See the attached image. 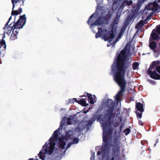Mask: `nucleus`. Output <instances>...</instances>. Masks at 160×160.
I'll return each mask as SVG.
<instances>
[{"label": "nucleus", "instance_id": "15", "mask_svg": "<svg viewBox=\"0 0 160 160\" xmlns=\"http://www.w3.org/2000/svg\"><path fill=\"white\" fill-rule=\"evenodd\" d=\"M136 107L137 109L141 112L144 111L143 105L140 103H137L136 105Z\"/></svg>", "mask_w": 160, "mask_h": 160}, {"label": "nucleus", "instance_id": "17", "mask_svg": "<svg viewBox=\"0 0 160 160\" xmlns=\"http://www.w3.org/2000/svg\"><path fill=\"white\" fill-rule=\"evenodd\" d=\"M144 24V22L142 21H140L136 26V28H139L142 26Z\"/></svg>", "mask_w": 160, "mask_h": 160}, {"label": "nucleus", "instance_id": "1", "mask_svg": "<svg viewBox=\"0 0 160 160\" xmlns=\"http://www.w3.org/2000/svg\"><path fill=\"white\" fill-rule=\"evenodd\" d=\"M62 126L61 123L59 128L54 132L52 137L46 142L42 150L40 152L38 156L42 160L46 159L44 158L46 154L51 155L56 153L57 148L55 147V146L57 144L59 148L62 149L65 148L64 146L66 142L68 143V145L71 143L76 144L78 142V140L76 138H73L72 141V139L73 138L74 135L72 134L73 133L72 131L67 132L65 137H60L61 134L59 132V131Z\"/></svg>", "mask_w": 160, "mask_h": 160}, {"label": "nucleus", "instance_id": "2", "mask_svg": "<svg viewBox=\"0 0 160 160\" xmlns=\"http://www.w3.org/2000/svg\"><path fill=\"white\" fill-rule=\"evenodd\" d=\"M129 46H127L124 50H122L118 57L117 62H114L112 66V70L117 68V72L114 76L115 81L121 87V89L116 95L115 99L118 102L120 100V97L122 96L124 90L126 82L124 78V74L128 73L131 68L127 65L128 60L130 49Z\"/></svg>", "mask_w": 160, "mask_h": 160}, {"label": "nucleus", "instance_id": "30", "mask_svg": "<svg viewBox=\"0 0 160 160\" xmlns=\"http://www.w3.org/2000/svg\"><path fill=\"white\" fill-rule=\"evenodd\" d=\"M11 17H10V18H9V20H10V19H11Z\"/></svg>", "mask_w": 160, "mask_h": 160}, {"label": "nucleus", "instance_id": "16", "mask_svg": "<svg viewBox=\"0 0 160 160\" xmlns=\"http://www.w3.org/2000/svg\"><path fill=\"white\" fill-rule=\"evenodd\" d=\"M14 10V9H13ZM22 9L19 8V9L18 10H14L12 9V15H17L18 14H19L21 13L22 12Z\"/></svg>", "mask_w": 160, "mask_h": 160}, {"label": "nucleus", "instance_id": "27", "mask_svg": "<svg viewBox=\"0 0 160 160\" xmlns=\"http://www.w3.org/2000/svg\"><path fill=\"white\" fill-rule=\"evenodd\" d=\"M94 158V157H92L91 158V160H93L92 159H93Z\"/></svg>", "mask_w": 160, "mask_h": 160}, {"label": "nucleus", "instance_id": "5", "mask_svg": "<svg viewBox=\"0 0 160 160\" xmlns=\"http://www.w3.org/2000/svg\"><path fill=\"white\" fill-rule=\"evenodd\" d=\"M132 3V2L131 1H124L123 3H122L121 1L120 0H117L116 2L114 3L112 5V8L114 10H115L118 8L119 9H122L124 6L127 5H129Z\"/></svg>", "mask_w": 160, "mask_h": 160}, {"label": "nucleus", "instance_id": "9", "mask_svg": "<svg viewBox=\"0 0 160 160\" xmlns=\"http://www.w3.org/2000/svg\"><path fill=\"white\" fill-rule=\"evenodd\" d=\"M75 102H77L82 106H87L88 105V104H86L85 101L83 99L80 100H77L76 98H73L69 100V103H73Z\"/></svg>", "mask_w": 160, "mask_h": 160}, {"label": "nucleus", "instance_id": "20", "mask_svg": "<svg viewBox=\"0 0 160 160\" xmlns=\"http://www.w3.org/2000/svg\"><path fill=\"white\" fill-rule=\"evenodd\" d=\"M130 130L129 129L127 128L124 131L126 135H128L130 132Z\"/></svg>", "mask_w": 160, "mask_h": 160}, {"label": "nucleus", "instance_id": "25", "mask_svg": "<svg viewBox=\"0 0 160 160\" xmlns=\"http://www.w3.org/2000/svg\"><path fill=\"white\" fill-rule=\"evenodd\" d=\"M159 62L158 61H156L153 62V64L154 65H155L156 64H160V63L159 64Z\"/></svg>", "mask_w": 160, "mask_h": 160}, {"label": "nucleus", "instance_id": "7", "mask_svg": "<svg viewBox=\"0 0 160 160\" xmlns=\"http://www.w3.org/2000/svg\"><path fill=\"white\" fill-rule=\"evenodd\" d=\"M99 122L102 125L103 128V141L105 142L106 140V135L105 134V128L108 127V122L107 121L105 118H103L101 120H99Z\"/></svg>", "mask_w": 160, "mask_h": 160}, {"label": "nucleus", "instance_id": "14", "mask_svg": "<svg viewBox=\"0 0 160 160\" xmlns=\"http://www.w3.org/2000/svg\"><path fill=\"white\" fill-rule=\"evenodd\" d=\"M151 38L154 40H158L159 39V37L158 34L152 31L151 34V37L150 39H151Z\"/></svg>", "mask_w": 160, "mask_h": 160}, {"label": "nucleus", "instance_id": "6", "mask_svg": "<svg viewBox=\"0 0 160 160\" xmlns=\"http://www.w3.org/2000/svg\"><path fill=\"white\" fill-rule=\"evenodd\" d=\"M26 21V17L25 15L20 17L19 19L13 25L14 28L16 29L22 28L25 24Z\"/></svg>", "mask_w": 160, "mask_h": 160}, {"label": "nucleus", "instance_id": "19", "mask_svg": "<svg viewBox=\"0 0 160 160\" xmlns=\"http://www.w3.org/2000/svg\"><path fill=\"white\" fill-rule=\"evenodd\" d=\"M139 64L137 62H134L132 65L133 68L134 70L138 69Z\"/></svg>", "mask_w": 160, "mask_h": 160}, {"label": "nucleus", "instance_id": "26", "mask_svg": "<svg viewBox=\"0 0 160 160\" xmlns=\"http://www.w3.org/2000/svg\"><path fill=\"white\" fill-rule=\"evenodd\" d=\"M88 112V111H84L83 112V113H84L86 114V113H87Z\"/></svg>", "mask_w": 160, "mask_h": 160}, {"label": "nucleus", "instance_id": "23", "mask_svg": "<svg viewBox=\"0 0 160 160\" xmlns=\"http://www.w3.org/2000/svg\"><path fill=\"white\" fill-rule=\"evenodd\" d=\"M156 71L160 73V66L157 67L156 68Z\"/></svg>", "mask_w": 160, "mask_h": 160}, {"label": "nucleus", "instance_id": "21", "mask_svg": "<svg viewBox=\"0 0 160 160\" xmlns=\"http://www.w3.org/2000/svg\"><path fill=\"white\" fill-rule=\"evenodd\" d=\"M157 32L160 35V25L157 26Z\"/></svg>", "mask_w": 160, "mask_h": 160}, {"label": "nucleus", "instance_id": "10", "mask_svg": "<svg viewBox=\"0 0 160 160\" xmlns=\"http://www.w3.org/2000/svg\"><path fill=\"white\" fill-rule=\"evenodd\" d=\"M12 2L13 4V10L15 6H20L23 5V0H12Z\"/></svg>", "mask_w": 160, "mask_h": 160}, {"label": "nucleus", "instance_id": "11", "mask_svg": "<svg viewBox=\"0 0 160 160\" xmlns=\"http://www.w3.org/2000/svg\"><path fill=\"white\" fill-rule=\"evenodd\" d=\"M8 22L6 24L3 29L4 30L5 32L8 34H9L11 33V30L13 29L14 27L13 26L12 27V28L11 27L8 26Z\"/></svg>", "mask_w": 160, "mask_h": 160}, {"label": "nucleus", "instance_id": "13", "mask_svg": "<svg viewBox=\"0 0 160 160\" xmlns=\"http://www.w3.org/2000/svg\"><path fill=\"white\" fill-rule=\"evenodd\" d=\"M87 95L89 102L91 104H93L94 102L95 101V96L94 95H92L90 94H88Z\"/></svg>", "mask_w": 160, "mask_h": 160}, {"label": "nucleus", "instance_id": "22", "mask_svg": "<svg viewBox=\"0 0 160 160\" xmlns=\"http://www.w3.org/2000/svg\"><path fill=\"white\" fill-rule=\"evenodd\" d=\"M72 119H71L69 118H68V120L67 123L69 125H70L72 124Z\"/></svg>", "mask_w": 160, "mask_h": 160}, {"label": "nucleus", "instance_id": "8", "mask_svg": "<svg viewBox=\"0 0 160 160\" xmlns=\"http://www.w3.org/2000/svg\"><path fill=\"white\" fill-rule=\"evenodd\" d=\"M153 68V66L149 68L148 71V73L152 78L155 79H160V75L157 73L155 71H152Z\"/></svg>", "mask_w": 160, "mask_h": 160}, {"label": "nucleus", "instance_id": "12", "mask_svg": "<svg viewBox=\"0 0 160 160\" xmlns=\"http://www.w3.org/2000/svg\"><path fill=\"white\" fill-rule=\"evenodd\" d=\"M16 29L13 28V33L12 34L10 38L12 40H14L17 38V35L18 33V31Z\"/></svg>", "mask_w": 160, "mask_h": 160}, {"label": "nucleus", "instance_id": "28", "mask_svg": "<svg viewBox=\"0 0 160 160\" xmlns=\"http://www.w3.org/2000/svg\"><path fill=\"white\" fill-rule=\"evenodd\" d=\"M100 153L99 152H98L97 153V154L98 155H100Z\"/></svg>", "mask_w": 160, "mask_h": 160}, {"label": "nucleus", "instance_id": "29", "mask_svg": "<svg viewBox=\"0 0 160 160\" xmlns=\"http://www.w3.org/2000/svg\"><path fill=\"white\" fill-rule=\"evenodd\" d=\"M69 147H70V145H69V146H68L67 148H69Z\"/></svg>", "mask_w": 160, "mask_h": 160}, {"label": "nucleus", "instance_id": "3", "mask_svg": "<svg viewBox=\"0 0 160 160\" xmlns=\"http://www.w3.org/2000/svg\"><path fill=\"white\" fill-rule=\"evenodd\" d=\"M98 32L96 34V38H98L100 37L105 41H108L110 43L107 44V46H110L112 44L115 43V37L114 35L113 28L110 27L108 24L103 25L101 28H98Z\"/></svg>", "mask_w": 160, "mask_h": 160}, {"label": "nucleus", "instance_id": "18", "mask_svg": "<svg viewBox=\"0 0 160 160\" xmlns=\"http://www.w3.org/2000/svg\"><path fill=\"white\" fill-rule=\"evenodd\" d=\"M149 47L150 48L152 49H155L156 47V44L154 42H151L149 44Z\"/></svg>", "mask_w": 160, "mask_h": 160}, {"label": "nucleus", "instance_id": "4", "mask_svg": "<svg viewBox=\"0 0 160 160\" xmlns=\"http://www.w3.org/2000/svg\"><path fill=\"white\" fill-rule=\"evenodd\" d=\"M97 14L96 12L92 14V15L90 17L89 19L88 23L89 24L91 25L92 26L91 27V28L94 25H102V23L104 22V21L106 20L107 18V16H104V14L103 13L101 16L94 23H92L93 21L96 19L97 17Z\"/></svg>", "mask_w": 160, "mask_h": 160}, {"label": "nucleus", "instance_id": "24", "mask_svg": "<svg viewBox=\"0 0 160 160\" xmlns=\"http://www.w3.org/2000/svg\"><path fill=\"white\" fill-rule=\"evenodd\" d=\"M136 114H137V116L140 118H141L142 117V114L141 113H139L138 112H136Z\"/></svg>", "mask_w": 160, "mask_h": 160}]
</instances>
